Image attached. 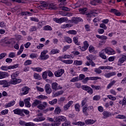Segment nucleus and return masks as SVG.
Instances as JSON below:
<instances>
[{"label":"nucleus","mask_w":126,"mask_h":126,"mask_svg":"<svg viewBox=\"0 0 126 126\" xmlns=\"http://www.w3.org/2000/svg\"><path fill=\"white\" fill-rule=\"evenodd\" d=\"M19 66V64H16L13 65H10V66H7V65H4V66H1L0 67V69L3 71H6L8 70V69H14V68H17Z\"/></svg>","instance_id":"1"},{"label":"nucleus","mask_w":126,"mask_h":126,"mask_svg":"<svg viewBox=\"0 0 126 126\" xmlns=\"http://www.w3.org/2000/svg\"><path fill=\"white\" fill-rule=\"evenodd\" d=\"M97 79L101 80L102 78L99 77H87L83 80L82 82L83 83H87V82H88V80H97Z\"/></svg>","instance_id":"2"},{"label":"nucleus","mask_w":126,"mask_h":126,"mask_svg":"<svg viewBox=\"0 0 126 126\" xmlns=\"http://www.w3.org/2000/svg\"><path fill=\"white\" fill-rule=\"evenodd\" d=\"M81 88L83 90L87 91L88 93H89V94H90V95L93 94V90H92V88H91V87L87 85H83L82 86Z\"/></svg>","instance_id":"3"},{"label":"nucleus","mask_w":126,"mask_h":126,"mask_svg":"<svg viewBox=\"0 0 126 126\" xmlns=\"http://www.w3.org/2000/svg\"><path fill=\"white\" fill-rule=\"evenodd\" d=\"M52 89L55 90V91H57V90H60L61 89H63V87H61L60 85H59V84L57 82L52 83L51 84Z\"/></svg>","instance_id":"4"},{"label":"nucleus","mask_w":126,"mask_h":126,"mask_svg":"<svg viewBox=\"0 0 126 126\" xmlns=\"http://www.w3.org/2000/svg\"><path fill=\"white\" fill-rule=\"evenodd\" d=\"M53 20L57 23H63V22H65V21H67V18L62 17L60 19L54 18H53Z\"/></svg>","instance_id":"5"},{"label":"nucleus","mask_w":126,"mask_h":126,"mask_svg":"<svg viewBox=\"0 0 126 126\" xmlns=\"http://www.w3.org/2000/svg\"><path fill=\"white\" fill-rule=\"evenodd\" d=\"M47 53H48V51L44 50L43 52L41 53L40 55V59L41 60H48L49 59V55H46Z\"/></svg>","instance_id":"6"},{"label":"nucleus","mask_w":126,"mask_h":126,"mask_svg":"<svg viewBox=\"0 0 126 126\" xmlns=\"http://www.w3.org/2000/svg\"><path fill=\"white\" fill-rule=\"evenodd\" d=\"M63 73H64V70H63V69H61L56 71L54 74L56 77H61Z\"/></svg>","instance_id":"7"},{"label":"nucleus","mask_w":126,"mask_h":126,"mask_svg":"<svg viewBox=\"0 0 126 126\" xmlns=\"http://www.w3.org/2000/svg\"><path fill=\"white\" fill-rule=\"evenodd\" d=\"M56 122L57 123H60L61 125V122H65L66 121V118L63 116H60L55 118Z\"/></svg>","instance_id":"8"},{"label":"nucleus","mask_w":126,"mask_h":126,"mask_svg":"<svg viewBox=\"0 0 126 126\" xmlns=\"http://www.w3.org/2000/svg\"><path fill=\"white\" fill-rule=\"evenodd\" d=\"M11 80L9 82V83H10L11 84H13L14 85H15V84H17L18 83H20L21 82L22 80L20 79H16V78H11Z\"/></svg>","instance_id":"9"},{"label":"nucleus","mask_w":126,"mask_h":126,"mask_svg":"<svg viewBox=\"0 0 126 126\" xmlns=\"http://www.w3.org/2000/svg\"><path fill=\"white\" fill-rule=\"evenodd\" d=\"M44 89L47 94H50L52 93V89H51V86L49 85V84H47L45 85Z\"/></svg>","instance_id":"10"},{"label":"nucleus","mask_w":126,"mask_h":126,"mask_svg":"<svg viewBox=\"0 0 126 126\" xmlns=\"http://www.w3.org/2000/svg\"><path fill=\"white\" fill-rule=\"evenodd\" d=\"M126 61V55H122V57L120 58L118 62V65H122V63H124Z\"/></svg>","instance_id":"11"},{"label":"nucleus","mask_w":126,"mask_h":126,"mask_svg":"<svg viewBox=\"0 0 126 126\" xmlns=\"http://www.w3.org/2000/svg\"><path fill=\"white\" fill-rule=\"evenodd\" d=\"M103 50L107 55H114V54H115V51H114L112 48H106Z\"/></svg>","instance_id":"12"},{"label":"nucleus","mask_w":126,"mask_h":126,"mask_svg":"<svg viewBox=\"0 0 126 126\" xmlns=\"http://www.w3.org/2000/svg\"><path fill=\"white\" fill-rule=\"evenodd\" d=\"M13 112L15 115H19L20 116H22L23 117L25 116L24 114L22 113V109H16L14 110Z\"/></svg>","instance_id":"13"},{"label":"nucleus","mask_w":126,"mask_h":126,"mask_svg":"<svg viewBox=\"0 0 126 126\" xmlns=\"http://www.w3.org/2000/svg\"><path fill=\"white\" fill-rule=\"evenodd\" d=\"M0 85H3L2 87L5 88V87H8L9 85H8V82L6 80H1L0 81Z\"/></svg>","instance_id":"14"},{"label":"nucleus","mask_w":126,"mask_h":126,"mask_svg":"<svg viewBox=\"0 0 126 126\" xmlns=\"http://www.w3.org/2000/svg\"><path fill=\"white\" fill-rule=\"evenodd\" d=\"M8 76V73L6 72L0 71V79L5 78Z\"/></svg>","instance_id":"15"},{"label":"nucleus","mask_w":126,"mask_h":126,"mask_svg":"<svg viewBox=\"0 0 126 126\" xmlns=\"http://www.w3.org/2000/svg\"><path fill=\"white\" fill-rule=\"evenodd\" d=\"M73 103V101H69L66 105H65L63 106V109L65 111H66L67 110H68L69 108V107H70L72 105V104Z\"/></svg>","instance_id":"16"},{"label":"nucleus","mask_w":126,"mask_h":126,"mask_svg":"<svg viewBox=\"0 0 126 126\" xmlns=\"http://www.w3.org/2000/svg\"><path fill=\"white\" fill-rule=\"evenodd\" d=\"M102 115H103V119H107V118H109V117H110V116H111V113H110L109 112H108L107 111H104L103 113H102Z\"/></svg>","instance_id":"17"},{"label":"nucleus","mask_w":126,"mask_h":126,"mask_svg":"<svg viewBox=\"0 0 126 126\" xmlns=\"http://www.w3.org/2000/svg\"><path fill=\"white\" fill-rule=\"evenodd\" d=\"M25 105L27 108H30L31 107V104L30 103V98H25L24 99Z\"/></svg>","instance_id":"18"},{"label":"nucleus","mask_w":126,"mask_h":126,"mask_svg":"<svg viewBox=\"0 0 126 126\" xmlns=\"http://www.w3.org/2000/svg\"><path fill=\"white\" fill-rule=\"evenodd\" d=\"M105 50L103 49L99 54V57H100L101 59H103V60H106L107 59V57L105 55Z\"/></svg>","instance_id":"19"},{"label":"nucleus","mask_w":126,"mask_h":126,"mask_svg":"<svg viewBox=\"0 0 126 126\" xmlns=\"http://www.w3.org/2000/svg\"><path fill=\"white\" fill-rule=\"evenodd\" d=\"M61 112H62V109L61 107L57 106L55 108L54 110V114H55V115H60L61 114Z\"/></svg>","instance_id":"20"},{"label":"nucleus","mask_w":126,"mask_h":126,"mask_svg":"<svg viewBox=\"0 0 126 126\" xmlns=\"http://www.w3.org/2000/svg\"><path fill=\"white\" fill-rule=\"evenodd\" d=\"M116 74L117 73H116V72H111L105 74V77L109 78L112 76H114V75H116Z\"/></svg>","instance_id":"21"},{"label":"nucleus","mask_w":126,"mask_h":126,"mask_svg":"<svg viewBox=\"0 0 126 126\" xmlns=\"http://www.w3.org/2000/svg\"><path fill=\"white\" fill-rule=\"evenodd\" d=\"M21 90L23 92L21 94L22 95H26V94H28L29 93V90L26 87L23 88Z\"/></svg>","instance_id":"22"},{"label":"nucleus","mask_w":126,"mask_h":126,"mask_svg":"<svg viewBox=\"0 0 126 126\" xmlns=\"http://www.w3.org/2000/svg\"><path fill=\"white\" fill-rule=\"evenodd\" d=\"M72 19L74 22H80V21H83V20L80 17H73Z\"/></svg>","instance_id":"23"},{"label":"nucleus","mask_w":126,"mask_h":126,"mask_svg":"<svg viewBox=\"0 0 126 126\" xmlns=\"http://www.w3.org/2000/svg\"><path fill=\"white\" fill-rule=\"evenodd\" d=\"M46 106H47V102H43V104H39L37 106V108H38V109H39L40 110H44V109L46 108Z\"/></svg>","instance_id":"24"},{"label":"nucleus","mask_w":126,"mask_h":126,"mask_svg":"<svg viewBox=\"0 0 126 126\" xmlns=\"http://www.w3.org/2000/svg\"><path fill=\"white\" fill-rule=\"evenodd\" d=\"M39 104H41V100L35 99L32 104V107H36V106L39 105Z\"/></svg>","instance_id":"25"},{"label":"nucleus","mask_w":126,"mask_h":126,"mask_svg":"<svg viewBox=\"0 0 126 126\" xmlns=\"http://www.w3.org/2000/svg\"><path fill=\"white\" fill-rule=\"evenodd\" d=\"M31 69L33 70V71H37V72H41L42 70H43V68L39 67H31Z\"/></svg>","instance_id":"26"},{"label":"nucleus","mask_w":126,"mask_h":126,"mask_svg":"<svg viewBox=\"0 0 126 126\" xmlns=\"http://www.w3.org/2000/svg\"><path fill=\"white\" fill-rule=\"evenodd\" d=\"M96 37L98 38V39H100V40H107L108 39V37L106 36L105 35H100L97 34L96 35Z\"/></svg>","instance_id":"27"},{"label":"nucleus","mask_w":126,"mask_h":126,"mask_svg":"<svg viewBox=\"0 0 126 126\" xmlns=\"http://www.w3.org/2000/svg\"><path fill=\"white\" fill-rule=\"evenodd\" d=\"M49 7L50 9H51V10H57V9H59V8L55 6V5H54V4L53 3H50L49 4Z\"/></svg>","instance_id":"28"},{"label":"nucleus","mask_w":126,"mask_h":126,"mask_svg":"<svg viewBox=\"0 0 126 126\" xmlns=\"http://www.w3.org/2000/svg\"><path fill=\"white\" fill-rule=\"evenodd\" d=\"M73 41L75 45H77V46H79V45H80V43L78 42V37H74L73 38Z\"/></svg>","instance_id":"29"},{"label":"nucleus","mask_w":126,"mask_h":126,"mask_svg":"<svg viewBox=\"0 0 126 126\" xmlns=\"http://www.w3.org/2000/svg\"><path fill=\"white\" fill-rule=\"evenodd\" d=\"M63 63H66V64H71L73 63V60H63L62 61Z\"/></svg>","instance_id":"30"},{"label":"nucleus","mask_w":126,"mask_h":126,"mask_svg":"<svg viewBox=\"0 0 126 126\" xmlns=\"http://www.w3.org/2000/svg\"><path fill=\"white\" fill-rule=\"evenodd\" d=\"M43 30L45 31H52V27L49 25L45 26L43 27Z\"/></svg>","instance_id":"31"},{"label":"nucleus","mask_w":126,"mask_h":126,"mask_svg":"<svg viewBox=\"0 0 126 126\" xmlns=\"http://www.w3.org/2000/svg\"><path fill=\"white\" fill-rule=\"evenodd\" d=\"M14 104H15V101L13 100L12 101H10V102L8 103L5 107H6L7 108H9V107H11L12 106H13V105H14Z\"/></svg>","instance_id":"32"},{"label":"nucleus","mask_w":126,"mask_h":126,"mask_svg":"<svg viewBox=\"0 0 126 126\" xmlns=\"http://www.w3.org/2000/svg\"><path fill=\"white\" fill-rule=\"evenodd\" d=\"M85 123L86 125H93L95 122H94V120L90 119L86 120Z\"/></svg>","instance_id":"33"},{"label":"nucleus","mask_w":126,"mask_h":126,"mask_svg":"<svg viewBox=\"0 0 126 126\" xmlns=\"http://www.w3.org/2000/svg\"><path fill=\"white\" fill-rule=\"evenodd\" d=\"M83 63V62H82V61L76 60L74 62V64L75 65H81V64H82Z\"/></svg>","instance_id":"34"},{"label":"nucleus","mask_w":126,"mask_h":126,"mask_svg":"<svg viewBox=\"0 0 126 126\" xmlns=\"http://www.w3.org/2000/svg\"><path fill=\"white\" fill-rule=\"evenodd\" d=\"M64 40L67 43H68V44H71V43H72V40H71V38L69 37H65Z\"/></svg>","instance_id":"35"},{"label":"nucleus","mask_w":126,"mask_h":126,"mask_svg":"<svg viewBox=\"0 0 126 126\" xmlns=\"http://www.w3.org/2000/svg\"><path fill=\"white\" fill-rule=\"evenodd\" d=\"M67 33L71 35H76L77 34V32L75 30H70Z\"/></svg>","instance_id":"36"},{"label":"nucleus","mask_w":126,"mask_h":126,"mask_svg":"<svg viewBox=\"0 0 126 126\" xmlns=\"http://www.w3.org/2000/svg\"><path fill=\"white\" fill-rule=\"evenodd\" d=\"M60 50L59 49H52L51 51V55H55V54H59Z\"/></svg>","instance_id":"37"},{"label":"nucleus","mask_w":126,"mask_h":126,"mask_svg":"<svg viewBox=\"0 0 126 126\" xmlns=\"http://www.w3.org/2000/svg\"><path fill=\"white\" fill-rule=\"evenodd\" d=\"M57 102H58V99L57 98H55L53 99L52 101H49V103L50 105H55V104H57Z\"/></svg>","instance_id":"38"},{"label":"nucleus","mask_w":126,"mask_h":126,"mask_svg":"<svg viewBox=\"0 0 126 126\" xmlns=\"http://www.w3.org/2000/svg\"><path fill=\"white\" fill-rule=\"evenodd\" d=\"M115 83H116V81H112L110 84L108 85L107 87V89H110V88H111V87H112V86H113V85H114Z\"/></svg>","instance_id":"39"},{"label":"nucleus","mask_w":126,"mask_h":126,"mask_svg":"<svg viewBox=\"0 0 126 126\" xmlns=\"http://www.w3.org/2000/svg\"><path fill=\"white\" fill-rule=\"evenodd\" d=\"M18 75H19V73H18V72H16L15 73H13L11 75V78H16V77H17V76H18Z\"/></svg>","instance_id":"40"},{"label":"nucleus","mask_w":126,"mask_h":126,"mask_svg":"<svg viewBox=\"0 0 126 126\" xmlns=\"http://www.w3.org/2000/svg\"><path fill=\"white\" fill-rule=\"evenodd\" d=\"M87 11V8H84L83 9H80L79 11L80 13H81V14H85V13Z\"/></svg>","instance_id":"41"},{"label":"nucleus","mask_w":126,"mask_h":126,"mask_svg":"<svg viewBox=\"0 0 126 126\" xmlns=\"http://www.w3.org/2000/svg\"><path fill=\"white\" fill-rule=\"evenodd\" d=\"M116 119H122L124 120L125 119H126V117L125 115H118L117 117H116Z\"/></svg>","instance_id":"42"},{"label":"nucleus","mask_w":126,"mask_h":126,"mask_svg":"<svg viewBox=\"0 0 126 126\" xmlns=\"http://www.w3.org/2000/svg\"><path fill=\"white\" fill-rule=\"evenodd\" d=\"M83 113L86 115H88V113H87V106H85L83 108Z\"/></svg>","instance_id":"43"},{"label":"nucleus","mask_w":126,"mask_h":126,"mask_svg":"<svg viewBox=\"0 0 126 126\" xmlns=\"http://www.w3.org/2000/svg\"><path fill=\"white\" fill-rule=\"evenodd\" d=\"M94 72L97 74H100L102 73V70H101L100 69H99V67L98 68H94Z\"/></svg>","instance_id":"44"},{"label":"nucleus","mask_w":126,"mask_h":126,"mask_svg":"<svg viewBox=\"0 0 126 126\" xmlns=\"http://www.w3.org/2000/svg\"><path fill=\"white\" fill-rule=\"evenodd\" d=\"M107 97L108 99H110V100H112V101H115V100H117V98L115 96H113L112 95H107Z\"/></svg>","instance_id":"45"},{"label":"nucleus","mask_w":126,"mask_h":126,"mask_svg":"<svg viewBox=\"0 0 126 126\" xmlns=\"http://www.w3.org/2000/svg\"><path fill=\"white\" fill-rule=\"evenodd\" d=\"M32 64V61L30 60H27L24 63L25 65H29L30 64Z\"/></svg>","instance_id":"46"},{"label":"nucleus","mask_w":126,"mask_h":126,"mask_svg":"<svg viewBox=\"0 0 126 126\" xmlns=\"http://www.w3.org/2000/svg\"><path fill=\"white\" fill-rule=\"evenodd\" d=\"M70 125V122L65 120V122L63 123L62 126H68Z\"/></svg>","instance_id":"47"},{"label":"nucleus","mask_w":126,"mask_h":126,"mask_svg":"<svg viewBox=\"0 0 126 126\" xmlns=\"http://www.w3.org/2000/svg\"><path fill=\"white\" fill-rule=\"evenodd\" d=\"M48 72H47V71H44L43 73H42V77L44 79H46V78H47V77H48Z\"/></svg>","instance_id":"48"},{"label":"nucleus","mask_w":126,"mask_h":126,"mask_svg":"<svg viewBox=\"0 0 126 126\" xmlns=\"http://www.w3.org/2000/svg\"><path fill=\"white\" fill-rule=\"evenodd\" d=\"M101 98L100 95H95L93 97V100L94 101H99V99Z\"/></svg>","instance_id":"49"},{"label":"nucleus","mask_w":126,"mask_h":126,"mask_svg":"<svg viewBox=\"0 0 126 126\" xmlns=\"http://www.w3.org/2000/svg\"><path fill=\"white\" fill-rule=\"evenodd\" d=\"M74 107L76 112H79V108H80V106L79 105V104L78 103H77L75 105Z\"/></svg>","instance_id":"50"},{"label":"nucleus","mask_w":126,"mask_h":126,"mask_svg":"<svg viewBox=\"0 0 126 126\" xmlns=\"http://www.w3.org/2000/svg\"><path fill=\"white\" fill-rule=\"evenodd\" d=\"M33 76L35 79H40V78H41V76H40L39 74L34 73Z\"/></svg>","instance_id":"51"},{"label":"nucleus","mask_w":126,"mask_h":126,"mask_svg":"<svg viewBox=\"0 0 126 126\" xmlns=\"http://www.w3.org/2000/svg\"><path fill=\"white\" fill-rule=\"evenodd\" d=\"M79 80H83L85 78V75L83 74H81L79 76Z\"/></svg>","instance_id":"52"},{"label":"nucleus","mask_w":126,"mask_h":126,"mask_svg":"<svg viewBox=\"0 0 126 126\" xmlns=\"http://www.w3.org/2000/svg\"><path fill=\"white\" fill-rule=\"evenodd\" d=\"M37 98H39V99H48V96L40 94L37 96Z\"/></svg>","instance_id":"53"},{"label":"nucleus","mask_w":126,"mask_h":126,"mask_svg":"<svg viewBox=\"0 0 126 126\" xmlns=\"http://www.w3.org/2000/svg\"><path fill=\"white\" fill-rule=\"evenodd\" d=\"M1 115H7L8 114V110L5 109L1 112Z\"/></svg>","instance_id":"54"},{"label":"nucleus","mask_w":126,"mask_h":126,"mask_svg":"<svg viewBox=\"0 0 126 126\" xmlns=\"http://www.w3.org/2000/svg\"><path fill=\"white\" fill-rule=\"evenodd\" d=\"M94 49L95 48H94V47H93L92 46H90L89 48L90 53H93V52H94V51H95Z\"/></svg>","instance_id":"55"},{"label":"nucleus","mask_w":126,"mask_h":126,"mask_svg":"<svg viewBox=\"0 0 126 126\" xmlns=\"http://www.w3.org/2000/svg\"><path fill=\"white\" fill-rule=\"evenodd\" d=\"M60 123L56 122V119H55L54 123H52L51 124V126H60Z\"/></svg>","instance_id":"56"},{"label":"nucleus","mask_w":126,"mask_h":126,"mask_svg":"<svg viewBox=\"0 0 126 126\" xmlns=\"http://www.w3.org/2000/svg\"><path fill=\"white\" fill-rule=\"evenodd\" d=\"M8 57L9 58H15V53H14V52L10 53L9 54Z\"/></svg>","instance_id":"57"},{"label":"nucleus","mask_w":126,"mask_h":126,"mask_svg":"<svg viewBox=\"0 0 126 126\" xmlns=\"http://www.w3.org/2000/svg\"><path fill=\"white\" fill-rule=\"evenodd\" d=\"M79 80V79H78V77H76L74 78H73L71 80V82H76V81H78Z\"/></svg>","instance_id":"58"},{"label":"nucleus","mask_w":126,"mask_h":126,"mask_svg":"<svg viewBox=\"0 0 126 126\" xmlns=\"http://www.w3.org/2000/svg\"><path fill=\"white\" fill-rule=\"evenodd\" d=\"M99 27H100V28L104 29L105 30H107V27L106 26V25H105V24H100Z\"/></svg>","instance_id":"59"},{"label":"nucleus","mask_w":126,"mask_h":126,"mask_svg":"<svg viewBox=\"0 0 126 126\" xmlns=\"http://www.w3.org/2000/svg\"><path fill=\"white\" fill-rule=\"evenodd\" d=\"M84 46L87 49H88V47H89V44H88V41H85L83 43Z\"/></svg>","instance_id":"60"},{"label":"nucleus","mask_w":126,"mask_h":126,"mask_svg":"<svg viewBox=\"0 0 126 126\" xmlns=\"http://www.w3.org/2000/svg\"><path fill=\"white\" fill-rule=\"evenodd\" d=\"M6 53H1L0 54V60H2L6 56Z\"/></svg>","instance_id":"61"},{"label":"nucleus","mask_w":126,"mask_h":126,"mask_svg":"<svg viewBox=\"0 0 126 126\" xmlns=\"http://www.w3.org/2000/svg\"><path fill=\"white\" fill-rule=\"evenodd\" d=\"M97 32L99 34H103V33L105 32V31L104 30V29H98L97 30Z\"/></svg>","instance_id":"62"},{"label":"nucleus","mask_w":126,"mask_h":126,"mask_svg":"<svg viewBox=\"0 0 126 126\" xmlns=\"http://www.w3.org/2000/svg\"><path fill=\"white\" fill-rule=\"evenodd\" d=\"M31 21H34L35 22H39V19L37 18L32 17L31 18Z\"/></svg>","instance_id":"63"},{"label":"nucleus","mask_w":126,"mask_h":126,"mask_svg":"<svg viewBox=\"0 0 126 126\" xmlns=\"http://www.w3.org/2000/svg\"><path fill=\"white\" fill-rule=\"evenodd\" d=\"M37 30V27L35 26L32 27V28H31L30 31L31 32H33V31H36Z\"/></svg>","instance_id":"64"}]
</instances>
